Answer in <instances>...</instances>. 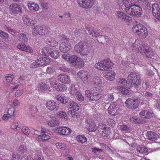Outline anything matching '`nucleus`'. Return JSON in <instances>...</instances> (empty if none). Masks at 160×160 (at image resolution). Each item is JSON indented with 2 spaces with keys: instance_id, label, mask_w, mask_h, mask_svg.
<instances>
[{
  "instance_id": "nucleus-49",
  "label": "nucleus",
  "mask_w": 160,
  "mask_h": 160,
  "mask_svg": "<svg viewBox=\"0 0 160 160\" xmlns=\"http://www.w3.org/2000/svg\"><path fill=\"white\" fill-rule=\"evenodd\" d=\"M120 130L125 132H130V129L127 125L122 124L120 126Z\"/></svg>"
},
{
  "instance_id": "nucleus-2",
  "label": "nucleus",
  "mask_w": 160,
  "mask_h": 160,
  "mask_svg": "<svg viewBox=\"0 0 160 160\" xmlns=\"http://www.w3.org/2000/svg\"><path fill=\"white\" fill-rule=\"evenodd\" d=\"M59 39L61 43L60 44L59 49L63 52H66L70 50L72 48L71 44L69 40L64 36H59Z\"/></svg>"
},
{
  "instance_id": "nucleus-25",
  "label": "nucleus",
  "mask_w": 160,
  "mask_h": 160,
  "mask_svg": "<svg viewBox=\"0 0 160 160\" xmlns=\"http://www.w3.org/2000/svg\"><path fill=\"white\" fill-rule=\"evenodd\" d=\"M48 44L52 47H55L57 46L58 42L56 41L55 38L49 37L47 39Z\"/></svg>"
},
{
  "instance_id": "nucleus-17",
  "label": "nucleus",
  "mask_w": 160,
  "mask_h": 160,
  "mask_svg": "<svg viewBox=\"0 0 160 160\" xmlns=\"http://www.w3.org/2000/svg\"><path fill=\"white\" fill-rule=\"evenodd\" d=\"M41 132L43 133L42 134L38 135L37 138V139L39 142H42L46 141L49 139V136L48 135L45 134L46 132V128H42Z\"/></svg>"
},
{
  "instance_id": "nucleus-7",
  "label": "nucleus",
  "mask_w": 160,
  "mask_h": 160,
  "mask_svg": "<svg viewBox=\"0 0 160 160\" xmlns=\"http://www.w3.org/2000/svg\"><path fill=\"white\" fill-rule=\"evenodd\" d=\"M126 106L130 109H135L137 108L139 105V100L132 98H128L125 102Z\"/></svg>"
},
{
  "instance_id": "nucleus-28",
  "label": "nucleus",
  "mask_w": 160,
  "mask_h": 160,
  "mask_svg": "<svg viewBox=\"0 0 160 160\" xmlns=\"http://www.w3.org/2000/svg\"><path fill=\"white\" fill-rule=\"evenodd\" d=\"M91 96V99H90V100L94 102L97 101L100 99L102 97V94L100 92L93 93Z\"/></svg>"
},
{
  "instance_id": "nucleus-22",
  "label": "nucleus",
  "mask_w": 160,
  "mask_h": 160,
  "mask_svg": "<svg viewBox=\"0 0 160 160\" xmlns=\"http://www.w3.org/2000/svg\"><path fill=\"white\" fill-rule=\"evenodd\" d=\"M147 139L152 141H154L158 138V134L153 132H148L146 134Z\"/></svg>"
},
{
  "instance_id": "nucleus-59",
  "label": "nucleus",
  "mask_w": 160,
  "mask_h": 160,
  "mask_svg": "<svg viewBox=\"0 0 160 160\" xmlns=\"http://www.w3.org/2000/svg\"><path fill=\"white\" fill-rule=\"evenodd\" d=\"M74 110H71L68 111V114L69 116L73 118L75 117L76 116V113Z\"/></svg>"
},
{
  "instance_id": "nucleus-62",
  "label": "nucleus",
  "mask_w": 160,
  "mask_h": 160,
  "mask_svg": "<svg viewBox=\"0 0 160 160\" xmlns=\"http://www.w3.org/2000/svg\"><path fill=\"white\" fill-rule=\"evenodd\" d=\"M123 20H124V21H126L127 22H129L132 19V18L129 16L128 15H127L125 13V14L124 15L123 17V18L122 19Z\"/></svg>"
},
{
  "instance_id": "nucleus-29",
  "label": "nucleus",
  "mask_w": 160,
  "mask_h": 160,
  "mask_svg": "<svg viewBox=\"0 0 160 160\" xmlns=\"http://www.w3.org/2000/svg\"><path fill=\"white\" fill-rule=\"evenodd\" d=\"M88 125L87 126V130L89 132H95L97 129V127L94 122H88Z\"/></svg>"
},
{
  "instance_id": "nucleus-20",
  "label": "nucleus",
  "mask_w": 160,
  "mask_h": 160,
  "mask_svg": "<svg viewBox=\"0 0 160 160\" xmlns=\"http://www.w3.org/2000/svg\"><path fill=\"white\" fill-rule=\"evenodd\" d=\"M139 115L141 117L144 119H148L152 116V112L147 110L141 111Z\"/></svg>"
},
{
  "instance_id": "nucleus-23",
  "label": "nucleus",
  "mask_w": 160,
  "mask_h": 160,
  "mask_svg": "<svg viewBox=\"0 0 160 160\" xmlns=\"http://www.w3.org/2000/svg\"><path fill=\"white\" fill-rule=\"evenodd\" d=\"M58 132L61 135H67L71 132L70 129L65 127H59L57 128Z\"/></svg>"
},
{
  "instance_id": "nucleus-26",
  "label": "nucleus",
  "mask_w": 160,
  "mask_h": 160,
  "mask_svg": "<svg viewBox=\"0 0 160 160\" xmlns=\"http://www.w3.org/2000/svg\"><path fill=\"white\" fill-rule=\"evenodd\" d=\"M145 27L143 25L139 23L134 26L132 28V30L133 32L137 34L142 29L145 28Z\"/></svg>"
},
{
  "instance_id": "nucleus-32",
  "label": "nucleus",
  "mask_w": 160,
  "mask_h": 160,
  "mask_svg": "<svg viewBox=\"0 0 160 160\" xmlns=\"http://www.w3.org/2000/svg\"><path fill=\"white\" fill-rule=\"evenodd\" d=\"M105 77L107 79L110 81L113 80L115 79V73L114 72L111 71L107 72L105 74Z\"/></svg>"
},
{
  "instance_id": "nucleus-44",
  "label": "nucleus",
  "mask_w": 160,
  "mask_h": 160,
  "mask_svg": "<svg viewBox=\"0 0 160 160\" xmlns=\"http://www.w3.org/2000/svg\"><path fill=\"white\" fill-rule=\"evenodd\" d=\"M79 60L78 59V57L75 55H72L71 57L70 56L69 62L71 63H72L73 65L75 66L77 64L76 61Z\"/></svg>"
},
{
  "instance_id": "nucleus-61",
  "label": "nucleus",
  "mask_w": 160,
  "mask_h": 160,
  "mask_svg": "<svg viewBox=\"0 0 160 160\" xmlns=\"http://www.w3.org/2000/svg\"><path fill=\"white\" fill-rule=\"evenodd\" d=\"M50 84L52 86L55 88V86L57 85V82L56 79L54 78H52L50 79Z\"/></svg>"
},
{
  "instance_id": "nucleus-38",
  "label": "nucleus",
  "mask_w": 160,
  "mask_h": 160,
  "mask_svg": "<svg viewBox=\"0 0 160 160\" xmlns=\"http://www.w3.org/2000/svg\"><path fill=\"white\" fill-rule=\"evenodd\" d=\"M18 40L22 42H27L28 41V38L24 33H21L18 35Z\"/></svg>"
},
{
  "instance_id": "nucleus-5",
  "label": "nucleus",
  "mask_w": 160,
  "mask_h": 160,
  "mask_svg": "<svg viewBox=\"0 0 160 160\" xmlns=\"http://www.w3.org/2000/svg\"><path fill=\"white\" fill-rule=\"evenodd\" d=\"M48 32V31L46 28L42 27L39 24L35 25L34 28H32V34L35 36L38 35H44L47 34Z\"/></svg>"
},
{
  "instance_id": "nucleus-64",
  "label": "nucleus",
  "mask_w": 160,
  "mask_h": 160,
  "mask_svg": "<svg viewBox=\"0 0 160 160\" xmlns=\"http://www.w3.org/2000/svg\"><path fill=\"white\" fill-rule=\"evenodd\" d=\"M36 155H38V156L36 158V160H44L43 157L41 155L40 152H37Z\"/></svg>"
},
{
  "instance_id": "nucleus-46",
  "label": "nucleus",
  "mask_w": 160,
  "mask_h": 160,
  "mask_svg": "<svg viewBox=\"0 0 160 160\" xmlns=\"http://www.w3.org/2000/svg\"><path fill=\"white\" fill-rule=\"evenodd\" d=\"M18 124L17 121H15L12 123L11 128L12 129H16L18 131H19L21 130V128L18 127Z\"/></svg>"
},
{
  "instance_id": "nucleus-33",
  "label": "nucleus",
  "mask_w": 160,
  "mask_h": 160,
  "mask_svg": "<svg viewBox=\"0 0 160 160\" xmlns=\"http://www.w3.org/2000/svg\"><path fill=\"white\" fill-rule=\"evenodd\" d=\"M148 150L147 148L145 147L142 146H138L137 148L138 152L140 154L147 153Z\"/></svg>"
},
{
  "instance_id": "nucleus-50",
  "label": "nucleus",
  "mask_w": 160,
  "mask_h": 160,
  "mask_svg": "<svg viewBox=\"0 0 160 160\" xmlns=\"http://www.w3.org/2000/svg\"><path fill=\"white\" fill-rule=\"evenodd\" d=\"M118 90L121 91L122 93L124 94L127 95L129 92V90L125 88L122 87L121 86H117L116 88Z\"/></svg>"
},
{
  "instance_id": "nucleus-55",
  "label": "nucleus",
  "mask_w": 160,
  "mask_h": 160,
  "mask_svg": "<svg viewBox=\"0 0 160 160\" xmlns=\"http://www.w3.org/2000/svg\"><path fill=\"white\" fill-rule=\"evenodd\" d=\"M22 132L26 135H28L30 132L29 128L26 127H23L22 128Z\"/></svg>"
},
{
  "instance_id": "nucleus-60",
  "label": "nucleus",
  "mask_w": 160,
  "mask_h": 160,
  "mask_svg": "<svg viewBox=\"0 0 160 160\" xmlns=\"http://www.w3.org/2000/svg\"><path fill=\"white\" fill-rule=\"evenodd\" d=\"M39 67H40V66L38 64V60L32 63L30 65L31 68H35Z\"/></svg>"
},
{
  "instance_id": "nucleus-45",
  "label": "nucleus",
  "mask_w": 160,
  "mask_h": 160,
  "mask_svg": "<svg viewBox=\"0 0 160 160\" xmlns=\"http://www.w3.org/2000/svg\"><path fill=\"white\" fill-rule=\"evenodd\" d=\"M77 140L79 142L83 143L87 141V138L84 135H79L76 137Z\"/></svg>"
},
{
  "instance_id": "nucleus-16",
  "label": "nucleus",
  "mask_w": 160,
  "mask_h": 160,
  "mask_svg": "<svg viewBox=\"0 0 160 160\" xmlns=\"http://www.w3.org/2000/svg\"><path fill=\"white\" fill-rule=\"evenodd\" d=\"M86 29L88 31L90 35L92 37L97 38H100L102 37L99 32H97V30L92 27L87 26L85 27Z\"/></svg>"
},
{
  "instance_id": "nucleus-42",
  "label": "nucleus",
  "mask_w": 160,
  "mask_h": 160,
  "mask_svg": "<svg viewBox=\"0 0 160 160\" xmlns=\"http://www.w3.org/2000/svg\"><path fill=\"white\" fill-rule=\"evenodd\" d=\"M148 48V47L145 46V44L143 43L141 45V46H139V48H138V51L142 54L144 55L147 51V50Z\"/></svg>"
},
{
  "instance_id": "nucleus-6",
  "label": "nucleus",
  "mask_w": 160,
  "mask_h": 160,
  "mask_svg": "<svg viewBox=\"0 0 160 160\" xmlns=\"http://www.w3.org/2000/svg\"><path fill=\"white\" fill-rule=\"evenodd\" d=\"M86 43L82 42H80L76 44L74 47L75 51L81 55H86L88 52L86 46L85 47Z\"/></svg>"
},
{
  "instance_id": "nucleus-39",
  "label": "nucleus",
  "mask_w": 160,
  "mask_h": 160,
  "mask_svg": "<svg viewBox=\"0 0 160 160\" xmlns=\"http://www.w3.org/2000/svg\"><path fill=\"white\" fill-rule=\"evenodd\" d=\"M154 52L153 50L151 48H148V49L144 54L148 58H152L154 55Z\"/></svg>"
},
{
  "instance_id": "nucleus-12",
  "label": "nucleus",
  "mask_w": 160,
  "mask_h": 160,
  "mask_svg": "<svg viewBox=\"0 0 160 160\" xmlns=\"http://www.w3.org/2000/svg\"><path fill=\"white\" fill-rule=\"evenodd\" d=\"M46 105L48 110L53 112L57 111L59 109L58 105L54 101H48L46 103Z\"/></svg>"
},
{
  "instance_id": "nucleus-52",
  "label": "nucleus",
  "mask_w": 160,
  "mask_h": 160,
  "mask_svg": "<svg viewBox=\"0 0 160 160\" xmlns=\"http://www.w3.org/2000/svg\"><path fill=\"white\" fill-rule=\"evenodd\" d=\"M23 22L24 24L28 26L30 25V23L31 21V19L28 16L24 15L23 17L22 18Z\"/></svg>"
},
{
  "instance_id": "nucleus-35",
  "label": "nucleus",
  "mask_w": 160,
  "mask_h": 160,
  "mask_svg": "<svg viewBox=\"0 0 160 160\" xmlns=\"http://www.w3.org/2000/svg\"><path fill=\"white\" fill-rule=\"evenodd\" d=\"M68 108L69 109L72 108L73 110L76 111L78 110L79 109V106L78 104L73 101L70 102L69 103Z\"/></svg>"
},
{
  "instance_id": "nucleus-14",
  "label": "nucleus",
  "mask_w": 160,
  "mask_h": 160,
  "mask_svg": "<svg viewBox=\"0 0 160 160\" xmlns=\"http://www.w3.org/2000/svg\"><path fill=\"white\" fill-rule=\"evenodd\" d=\"M10 11L12 15H16L19 12H21L20 6L16 3H13L10 6Z\"/></svg>"
},
{
  "instance_id": "nucleus-9",
  "label": "nucleus",
  "mask_w": 160,
  "mask_h": 160,
  "mask_svg": "<svg viewBox=\"0 0 160 160\" xmlns=\"http://www.w3.org/2000/svg\"><path fill=\"white\" fill-rule=\"evenodd\" d=\"M95 0H77L78 3L83 8H91L93 5Z\"/></svg>"
},
{
  "instance_id": "nucleus-58",
  "label": "nucleus",
  "mask_w": 160,
  "mask_h": 160,
  "mask_svg": "<svg viewBox=\"0 0 160 160\" xmlns=\"http://www.w3.org/2000/svg\"><path fill=\"white\" fill-rule=\"evenodd\" d=\"M107 123L109 126H113L115 124V121L111 118H109L107 120Z\"/></svg>"
},
{
  "instance_id": "nucleus-8",
  "label": "nucleus",
  "mask_w": 160,
  "mask_h": 160,
  "mask_svg": "<svg viewBox=\"0 0 160 160\" xmlns=\"http://www.w3.org/2000/svg\"><path fill=\"white\" fill-rule=\"evenodd\" d=\"M88 80L90 81V83L93 82L94 87H100L102 84L103 82V78L101 77L100 75H98L97 76H95L94 77H92L89 78Z\"/></svg>"
},
{
  "instance_id": "nucleus-37",
  "label": "nucleus",
  "mask_w": 160,
  "mask_h": 160,
  "mask_svg": "<svg viewBox=\"0 0 160 160\" xmlns=\"http://www.w3.org/2000/svg\"><path fill=\"white\" fill-rule=\"evenodd\" d=\"M14 78V76L12 74H7L6 76L3 79V81L6 83H8L11 82Z\"/></svg>"
},
{
  "instance_id": "nucleus-48",
  "label": "nucleus",
  "mask_w": 160,
  "mask_h": 160,
  "mask_svg": "<svg viewBox=\"0 0 160 160\" xmlns=\"http://www.w3.org/2000/svg\"><path fill=\"white\" fill-rule=\"evenodd\" d=\"M27 148L25 145H22L20 146L18 148V152L24 153L26 152Z\"/></svg>"
},
{
  "instance_id": "nucleus-36",
  "label": "nucleus",
  "mask_w": 160,
  "mask_h": 160,
  "mask_svg": "<svg viewBox=\"0 0 160 160\" xmlns=\"http://www.w3.org/2000/svg\"><path fill=\"white\" fill-rule=\"evenodd\" d=\"M143 44V42L139 40H136L135 42L132 44V50L138 49L139 48V46H141V45Z\"/></svg>"
},
{
  "instance_id": "nucleus-51",
  "label": "nucleus",
  "mask_w": 160,
  "mask_h": 160,
  "mask_svg": "<svg viewBox=\"0 0 160 160\" xmlns=\"http://www.w3.org/2000/svg\"><path fill=\"white\" fill-rule=\"evenodd\" d=\"M59 52L57 50H53L52 52H51L50 55L51 56L55 59H56L58 58L59 56Z\"/></svg>"
},
{
  "instance_id": "nucleus-10",
  "label": "nucleus",
  "mask_w": 160,
  "mask_h": 160,
  "mask_svg": "<svg viewBox=\"0 0 160 160\" xmlns=\"http://www.w3.org/2000/svg\"><path fill=\"white\" fill-rule=\"evenodd\" d=\"M89 73L87 71L84 70H81L78 72V76L83 81L84 83L88 85L90 83V81L88 80L89 78L92 77H88Z\"/></svg>"
},
{
  "instance_id": "nucleus-15",
  "label": "nucleus",
  "mask_w": 160,
  "mask_h": 160,
  "mask_svg": "<svg viewBox=\"0 0 160 160\" xmlns=\"http://www.w3.org/2000/svg\"><path fill=\"white\" fill-rule=\"evenodd\" d=\"M118 106L115 103L111 104L108 108V113L113 116L117 115L118 109Z\"/></svg>"
},
{
  "instance_id": "nucleus-13",
  "label": "nucleus",
  "mask_w": 160,
  "mask_h": 160,
  "mask_svg": "<svg viewBox=\"0 0 160 160\" xmlns=\"http://www.w3.org/2000/svg\"><path fill=\"white\" fill-rule=\"evenodd\" d=\"M152 9L153 16L160 20V9L159 5L156 3L153 4L152 5Z\"/></svg>"
},
{
  "instance_id": "nucleus-54",
  "label": "nucleus",
  "mask_w": 160,
  "mask_h": 160,
  "mask_svg": "<svg viewBox=\"0 0 160 160\" xmlns=\"http://www.w3.org/2000/svg\"><path fill=\"white\" fill-rule=\"evenodd\" d=\"M58 115L61 118L64 119L65 120L68 119V117L66 113L63 111L58 112Z\"/></svg>"
},
{
  "instance_id": "nucleus-1",
  "label": "nucleus",
  "mask_w": 160,
  "mask_h": 160,
  "mask_svg": "<svg viewBox=\"0 0 160 160\" xmlns=\"http://www.w3.org/2000/svg\"><path fill=\"white\" fill-rule=\"evenodd\" d=\"M126 5L125 11L128 14L132 16H140L142 14V9L138 4H136L135 0H130Z\"/></svg>"
},
{
  "instance_id": "nucleus-18",
  "label": "nucleus",
  "mask_w": 160,
  "mask_h": 160,
  "mask_svg": "<svg viewBox=\"0 0 160 160\" xmlns=\"http://www.w3.org/2000/svg\"><path fill=\"white\" fill-rule=\"evenodd\" d=\"M58 79L62 83L66 84L69 83L71 81L69 76L65 73L59 75L58 76Z\"/></svg>"
},
{
  "instance_id": "nucleus-40",
  "label": "nucleus",
  "mask_w": 160,
  "mask_h": 160,
  "mask_svg": "<svg viewBox=\"0 0 160 160\" xmlns=\"http://www.w3.org/2000/svg\"><path fill=\"white\" fill-rule=\"evenodd\" d=\"M129 121L135 124H139L141 122L139 118L134 116H132L130 118Z\"/></svg>"
},
{
  "instance_id": "nucleus-31",
  "label": "nucleus",
  "mask_w": 160,
  "mask_h": 160,
  "mask_svg": "<svg viewBox=\"0 0 160 160\" xmlns=\"http://www.w3.org/2000/svg\"><path fill=\"white\" fill-rule=\"evenodd\" d=\"M28 7L31 10L37 11L39 9V7L37 4H35L33 2H29L28 3Z\"/></svg>"
},
{
  "instance_id": "nucleus-41",
  "label": "nucleus",
  "mask_w": 160,
  "mask_h": 160,
  "mask_svg": "<svg viewBox=\"0 0 160 160\" xmlns=\"http://www.w3.org/2000/svg\"><path fill=\"white\" fill-rule=\"evenodd\" d=\"M48 88L47 85L44 83L41 82L38 87V90L40 91H45Z\"/></svg>"
},
{
  "instance_id": "nucleus-21",
  "label": "nucleus",
  "mask_w": 160,
  "mask_h": 160,
  "mask_svg": "<svg viewBox=\"0 0 160 160\" xmlns=\"http://www.w3.org/2000/svg\"><path fill=\"white\" fill-rule=\"evenodd\" d=\"M137 1L147 12L150 9V6L148 0H137Z\"/></svg>"
},
{
  "instance_id": "nucleus-24",
  "label": "nucleus",
  "mask_w": 160,
  "mask_h": 160,
  "mask_svg": "<svg viewBox=\"0 0 160 160\" xmlns=\"http://www.w3.org/2000/svg\"><path fill=\"white\" fill-rule=\"evenodd\" d=\"M37 60L40 67L48 64L50 62L49 59L44 57L40 58Z\"/></svg>"
},
{
  "instance_id": "nucleus-27",
  "label": "nucleus",
  "mask_w": 160,
  "mask_h": 160,
  "mask_svg": "<svg viewBox=\"0 0 160 160\" xmlns=\"http://www.w3.org/2000/svg\"><path fill=\"white\" fill-rule=\"evenodd\" d=\"M118 85V86H121L122 87H127L128 82L124 78H119L117 81Z\"/></svg>"
},
{
  "instance_id": "nucleus-11",
  "label": "nucleus",
  "mask_w": 160,
  "mask_h": 160,
  "mask_svg": "<svg viewBox=\"0 0 160 160\" xmlns=\"http://www.w3.org/2000/svg\"><path fill=\"white\" fill-rule=\"evenodd\" d=\"M49 120L46 121V124L51 127H55L58 126L60 124V122L55 116L52 115H49Z\"/></svg>"
},
{
  "instance_id": "nucleus-63",
  "label": "nucleus",
  "mask_w": 160,
  "mask_h": 160,
  "mask_svg": "<svg viewBox=\"0 0 160 160\" xmlns=\"http://www.w3.org/2000/svg\"><path fill=\"white\" fill-rule=\"evenodd\" d=\"M77 98L80 101H82L84 100V97L80 93H78L76 95Z\"/></svg>"
},
{
  "instance_id": "nucleus-34",
  "label": "nucleus",
  "mask_w": 160,
  "mask_h": 160,
  "mask_svg": "<svg viewBox=\"0 0 160 160\" xmlns=\"http://www.w3.org/2000/svg\"><path fill=\"white\" fill-rule=\"evenodd\" d=\"M55 98L62 103L65 104L69 101V99L65 96L61 97L60 96H57Z\"/></svg>"
},
{
  "instance_id": "nucleus-3",
  "label": "nucleus",
  "mask_w": 160,
  "mask_h": 160,
  "mask_svg": "<svg viewBox=\"0 0 160 160\" xmlns=\"http://www.w3.org/2000/svg\"><path fill=\"white\" fill-rule=\"evenodd\" d=\"M140 78V75L138 73L132 72L128 77L129 84L131 85L130 86H133L136 87L139 85L140 83L141 82Z\"/></svg>"
},
{
  "instance_id": "nucleus-19",
  "label": "nucleus",
  "mask_w": 160,
  "mask_h": 160,
  "mask_svg": "<svg viewBox=\"0 0 160 160\" xmlns=\"http://www.w3.org/2000/svg\"><path fill=\"white\" fill-rule=\"evenodd\" d=\"M17 47L18 49L22 51L29 52H32L33 51V50L31 47L28 45L22 43L18 44Z\"/></svg>"
},
{
  "instance_id": "nucleus-57",
  "label": "nucleus",
  "mask_w": 160,
  "mask_h": 160,
  "mask_svg": "<svg viewBox=\"0 0 160 160\" xmlns=\"http://www.w3.org/2000/svg\"><path fill=\"white\" fill-rule=\"evenodd\" d=\"M125 14V13L123 12L118 11L116 12L115 14L117 17L122 19L124 15Z\"/></svg>"
},
{
  "instance_id": "nucleus-47",
  "label": "nucleus",
  "mask_w": 160,
  "mask_h": 160,
  "mask_svg": "<svg viewBox=\"0 0 160 160\" xmlns=\"http://www.w3.org/2000/svg\"><path fill=\"white\" fill-rule=\"evenodd\" d=\"M106 125L103 123H100L98 124L97 127V129L99 131L102 133L103 131L105 130V129L106 128Z\"/></svg>"
},
{
  "instance_id": "nucleus-56",
  "label": "nucleus",
  "mask_w": 160,
  "mask_h": 160,
  "mask_svg": "<svg viewBox=\"0 0 160 160\" xmlns=\"http://www.w3.org/2000/svg\"><path fill=\"white\" fill-rule=\"evenodd\" d=\"M111 132L110 128L108 127H106V128L105 129V130L103 131L102 133H101V134H102L103 136L107 137V134L108 133H111Z\"/></svg>"
},
{
  "instance_id": "nucleus-43",
  "label": "nucleus",
  "mask_w": 160,
  "mask_h": 160,
  "mask_svg": "<svg viewBox=\"0 0 160 160\" xmlns=\"http://www.w3.org/2000/svg\"><path fill=\"white\" fill-rule=\"evenodd\" d=\"M55 88L58 91L63 92L66 90L67 88L64 85L59 84L55 86Z\"/></svg>"
},
{
  "instance_id": "nucleus-30",
  "label": "nucleus",
  "mask_w": 160,
  "mask_h": 160,
  "mask_svg": "<svg viewBox=\"0 0 160 160\" xmlns=\"http://www.w3.org/2000/svg\"><path fill=\"white\" fill-rule=\"evenodd\" d=\"M139 37L145 38L148 36V31L145 27L136 34Z\"/></svg>"
},
{
  "instance_id": "nucleus-4",
  "label": "nucleus",
  "mask_w": 160,
  "mask_h": 160,
  "mask_svg": "<svg viewBox=\"0 0 160 160\" xmlns=\"http://www.w3.org/2000/svg\"><path fill=\"white\" fill-rule=\"evenodd\" d=\"M112 62L109 59H106L95 65V67L97 69L103 71H107L110 69Z\"/></svg>"
},
{
  "instance_id": "nucleus-53",
  "label": "nucleus",
  "mask_w": 160,
  "mask_h": 160,
  "mask_svg": "<svg viewBox=\"0 0 160 160\" xmlns=\"http://www.w3.org/2000/svg\"><path fill=\"white\" fill-rule=\"evenodd\" d=\"M55 69L52 66L48 67L46 70V73L49 74H52L55 72Z\"/></svg>"
}]
</instances>
